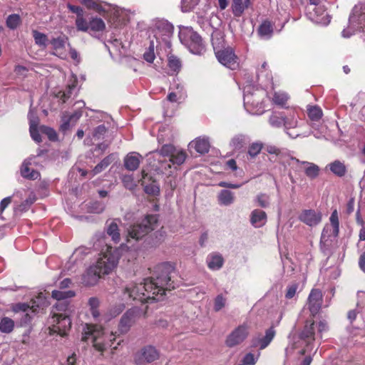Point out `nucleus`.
Here are the masks:
<instances>
[{"label": "nucleus", "instance_id": "obj_1", "mask_svg": "<svg viewBox=\"0 0 365 365\" xmlns=\"http://www.w3.org/2000/svg\"><path fill=\"white\" fill-rule=\"evenodd\" d=\"M175 274V267L170 262H163L155 267L156 279L148 278L143 283L137 284L130 283L127 285L123 292L122 300L126 303L129 301H139L142 303H149L159 301L163 298L165 290L175 288L172 280Z\"/></svg>", "mask_w": 365, "mask_h": 365}, {"label": "nucleus", "instance_id": "obj_2", "mask_svg": "<svg viewBox=\"0 0 365 365\" xmlns=\"http://www.w3.org/2000/svg\"><path fill=\"white\" fill-rule=\"evenodd\" d=\"M328 330L325 320H321L317 325L314 322L307 321L302 332L297 335L292 331L288 336V345L285 349L287 357L291 356L295 351L303 355L314 348L316 341L322 339V334Z\"/></svg>", "mask_w": 365, "mask_h": 365}, {"label": "nucleus", "instance_id": "obj_3", "mask_svg": "<svg viewBox=\"0 0 365 365\" xmlns=\"http://www.w3.org/2000/svg\"><path fill=\"white\" fill-rule=\"evenodd\" d=\"M173 27L167 21H160L156 24L155 29L153 30V39L150 41V46L143 54V58L145 61L151 63L155 58L154 52L155 48L157 50H167L171 47L170 38L173 34Z\"/></svg>", "mask_w": 365, "mask_h": 365}, {"label": "nucleus", "instance_id": "obj_4", "mask_svg": "<svg viewBox=\"0 0 365 365\" xmlns=\"http://www.w3.org/2000/svg\"><path fill=\"white\" fill-rule=\"evenodd\" d=\"M158 226V217L156 215H148L140 222L130 225L127 229L126 247L131 248L134 243L142 240Z\"/></svg>", "mask_w": 365, "mask_h": 365}, {"label": "nucleus", "instance_id": "obj_5", "mask_svg": "<svg viewBox=\"0 0 365 365\" xmlns=\"http://www.w3.org/2000/svg\"><path fill=\"white\" fill-rule=\"evenodd\" d=\"M68 301L57 302L54 306L52 317L48 319L50 334L57 333L61 336L66 334L71 326L68 312Z\"/></svg>", "mask_w": 365, "mask_h": 365}, {"label": "nucleus", "instance_id": "obj_6", "mask_svg": "<svg viewBox=\"0 0 365 365\" xmlns=\"http://www.w3.org/2000/svg\"><path fill=\"white\" fill-rule=\"evenodd\" d=\"M243 101L245 110L252 115H262L264 113L263 98L265 91L262 89L255 88V86L247 83L243 88Z\"/></svg>", "mask_w": 365, "mask_h": 365}, {"label": "nucleus", "instance_id": "obj_7", "mask_svg": "<svg viewBox=\"0 0 365 365\" xmlns=\"http://www.w3.org/2000/svg\"><path fill=\"white\" fill-rule=\"evenodd\" d=\"M120 257V249L106 246L103 250L96 262L92 265L103 276L109 274L118 265Z\"/></svg>", "mask_w": 365, "mask_h": 365}, {"label": "nucleus", "instance_id": "obj_8", "mask_svg": "<svg viewBox=\"0 0 365 365\" xmlns=\"http://www.w3.org/2000/svg\"><path fill=\"white\" fill-rule=\"evenodd\" d=\"M304 122L300 117L299 110L294 108L287 113H284V130L286 134L291 138L295 139L298 137H307L306 133H300L297 130L302 128Z\"/></svg>", "mask_w": 365, "mask_h": 365}, {"label": "nucleus", "instance_id": "obj_9", "mask_svg": "<svg viewBox=\"0 0 365 365\" xmlns=\"http://www.w3.org/2000/svg\"><path fill=\"white\" fill-rule=\"evenodd\" d=\"M113 339H109V342H106L104 339V331L101 327L98 325L86 324L83 327L82 340L84 341H91L93 346L98 351H103L108 346H112Z\"/></svg>", "mask_w": 365, "mask_h": 365}, {"label": "nucleus", "instance_id": "obj_10", "mask_svg": "<svg viewBox=\"0 0 365 365\" xmlns=\"http://www.w3.org/2000/svg\"><path fill=\"white\" fill-rule=\"evenodd\" d=\"M179 38L192 53L200 55L205 51L201 37L191 27H180Z\"/></svg>", "mask_w": 365, "mask_h": 365}, {"label": "nucleus", "instance_id": "obj_11", "mask_svg": "<svg viewBox=\"0 0 365 365\" xmlns=\"http://www.w3.org/2000/svg\"><path fill=\"white\" fill-rule=\"evenodd\" d=\"M330 225H327L323 229L320 245L322 251L327 254L334 240L336 238L339 232V216L336 210H334L329 217Z\"/></svg>", "mask_w": 365, "mask_h": 365}, {"label": "nucleus", "instance_id": "obj_12", "mask_svg": "<svg viewBox=\"0 0 365 365\" xmlns=\"http://www.w3.org/2000/svg\"><path fill=\"white\" fill-rule=\"evenodd\" d=\"M349 21L351 31L349 29H344L341 32L343 37L349 38L356 30L362 29L365 31V4L356 5L354 7Z\"/></svg>", "mask_w": 365, "mask_h": 365}, {"label": "nucleus", "instance_id": "obj_13", "mask_svg": "<svg viewBox=\"0 0 365 365\" xmlns=\"http://www.w3.org/2000/svg\"><path fill=\"white\" fill-rule=\"evenodd\" d=\"M115 28L125 24L129 21V12L125 9L110 4L108 11L103 16Z\"/></svg>", "mask_w": 365, "mask_h": 365}, {"label": "nucleus", "instance_id": "obj_14", "mask_svg": "<svg viewBox=\"0 0 365 365\" xmlns=\"http://www.w3.org/2000/svg\"><path fill=\"white\" fill-rule=\"evenodd\" d=\"M250 334V326L247 323L237 327L227 336L225 344L228 347H234L242 343Z\"/></svg>", "mask_w": 365, "mask_h": 365}, {"label": "nucleus", "instance_id": "obj_15", "mask_svg": "<svg viewBox=\"0 0 365 365\" xmlns=\"http://www.w3.org/2000/svg\"><path fill=\"white\" fill-rule=\"evenodd\" d=\"M213 47L216 58L221 64L231 70H235L237 68V56L232 48H227L218 50L214 44Z\"/></svg>", "mask_w": 365, "mask_h": 365}, {"label": "nucleus", "instance_id": "obj_16", "mask_svg": "<svg viewBox=\"0 0 365 365\" xmlns=\"http://www.w3.org/2000/svg\"><path fill=\"white\" fill-rule=\"evenodd\" d=\"M159 357V352L155 346L148 345L142 348L134 355V361L138 365L151 363Z\"/></svg>", "mask_w": 365, "mask_h": 365}, {"label": "nucleus", "instance_id": "obj_17", "mask_svg": "<svg viewBox=\"0 0 365 365\" xmlns=\"http://www.w3.org/2000/svg\"><path fill=\"white\" fill-rule=\"evenodd\" d=\"M138 308H132L128 310L122 317L118 327V330L121 334L127 333L130 327L137 319L139 314Z\"/></svg>", "mask_w": 365, "mask_h": 365}, {"label": "nucleus", "instance_id": "obj_18", "mask_svg": "<svg viewBox=\"0 0 365 365\" xmlns=\"http://www.w3.org/2000/svg\"><path fill=\"white\" fill-rule=\"evenodd\" d=\"M306 15L309 20L317 24L327 26L330 22V17L322 6L314 10H307Z\"/></svg>", "mask_w": 365, "mask_h": 365}, {"label": "nucleus", "instance_id": "obj_19", "mask_svg": "<svg viewBox=\"0 0 365 365\" xmlns=\"http://www.w3.org/2000/svg\"><path fill=\"white\" fill-rule=\"evenodd\" d=\"M323 295L321 290L312 289L307 299L308 308L312 315H316L322 307Z\"/></svg>", "mask_w": 365, "mask_h": 365}, {"label": "nucleus", "instance_id": "obj_20", "mask_svg": "<svg viewBox=\"0 0 365 365\" xmlns=\"http://www.w3.org/2000/svg\"><path fill=\"white\" fill-rule=\"evenodd\" d=\"M276 331L273 327L266 330L264 336L258 335L253 337L252 345L255 348L264 349L271 343L275 336Z\"/></svg>", "mask_w": 365, "mask_h": 365}, {"label": "nucleus", "instance_id": "obj_21", "mask_svg": "<svg viewBox=\"0 0 365 365\" xmlns=\"http://www.w3.org/2000/svg\"><path fill=\"white\" fill-rule=\"evenodd\" d=\"M299 220L309 227H314L321 222L322 214L314 210H304L299 215Z\"/></svg>", "mask_w": 365, "mask_h": 365}, {"label": "nucleus", "instance_id": "obj_22", "mask_svg": "<svg viewBox=\"0 0 365 365\" xmlns=\"http://www.w3.org/2000/svg\"><path fill=\"white\" fill-rule=\"evenodd\" d=\"M175 148L172 144H165L162 146V148L159 150H155L153 152L149 153L147 155L148 160L150 162V164H153L151 161V160H158V163L162 165V163H164L160 160V158L162 157H167L169 156L170 158L173 154V153L175 150Z\"/></svg>", "mask_w": 365, "mask_h": 365}, {"label": "nucleus", "instance_id": "obj_23", "mask_svg": "<svg viewBox=\"0 0 365 365\" xmlns=\"http://www.w3.org/2000/svg\"><path fill=\"white\" fill-rule=\"evenodd\" d=\"M187 158L186 153L182 150H175L173 154L171 155L168 162H165V163H162V165L158 166L155 163H153V166H155L159 169L167 170L168 168H171V163L173 165H182Z\"/></svg>", "mask_w": 365, "mask_h": 365}, {"label": "nucleus", "instance_id": "obj_24", "mask_svg": "<svg viewBox=\"0 0 365 365\" xmlns=\"http://www.w3.org/2000/svg\"><path fill=\"white\" fill-rule=\"evenodd\" d=\"M81 2L88 9L93 10L103 16L110 8V4L101 0H81Z\"/></svg>", "mask_w": 365, "mask_h": 365}, {"label": "nucleus", "instance_id": "obj_25", "mask_svg": "<svg viewBox=\"0 0 365 365\" xmlns=\"http://www.w3.org/2000/svg\"><path fill=\"white\" fill-rule=\"evenodd\" d=\"M36 157L34 156L24 161L21 168V173L24 178L35 180L39 177L38 172L33 169L31 170L29 168L30 165H31L32 164H35L36 163Z\"/></svg>", "mask_w": 365, "mask_h": 365}, {"label": "nucleus", "instance_id": "obj_26", "mask_svg": "<svg viewBox=\"0 0 365 365\" xmlns=\"http://www.w3.org/2000/svg\"><path fill=\"white\" fill-rule=\"evenodd\" d=\"M103 275L96 267L91 265L82 277V282L86 286H93Z\"/></svg>", "mask_w": 365, "mask_h": 365}, {"label": "nucleus", "instance_id": "obj_27", "mask_svg": "<svg viewBox=\"0 0 365 365\" xmlns=\"http://www.w3.org/2000/svg\"><path fill=\"white\" fill-rule=\"evenodd\" d=\"M267 219L266 212L259 209L253 210L250 215V223L255 228L263 227L267 222Z\"/></svg>", "mask_w": 365, "mask_h": 365}, {"label": "nucleus", "instance_id": "obj_28", "mask_svg": "<svg viewBox=\"0 0 365 365\" xmlns=\"http://www.w3.org/2000/svg\"><path fill=\"white\" fill-rule=\"evenodd\" d=\"M292 160L299 164L303 168L305 175L310 179L316 178L319 174V168L318 165L313 163L307 161H300L297 159L293 158Z\"/></svg>", "mask_w": 365, "mask_h": 365}, {"label": "nucleus", "instance_id": "obj_29", "mask_svg": "<svg viewBox=\"0 0 365 365\" xmlns=\"http://www.w3.org/2000/svg\"><path fill=\"white\" fill-rule=\"evenodd\" d=\"M141 159L142 156L139 153L136 152L129 153L124 158V166L130 171L136 170L139 167Z\"/></svg>", "mask_w": 365, "mask_h": 365}, {"label": "nucleus", "instance_id": "obj_30", "mask_svg": "<svg viewBox=\"0 0 365 365\" xmlns=\"http://www.w3.org/2000/svg\"><path fill=\"white\" fill-rule=\"evenodd\" d=\"M44 302L39 296L37 297L36 300H34L32 302L31 306L29 305L26 303H18L13 306V311L14 312H26L29 309H31L32 312H36L37 311V308H40Z\"/></svg>", "mask_w": 365, "mask_h": 365}, {"label": "nucleus", "instance_id": "obj_31", "mask_svg": "<svg viewBox=\"0 0 365 365\" xmlns=\"http://www.w3.org/2000/svg\"><path fill=\"white\" fill-rule=\"evenodd\" d=\"M206 262L210 269L216 271L222 267L224 259L221 254L212 252L207 255Z\"/></svg>", "mask_w": 365, "mask_h": 365}, {"label": "nucleus", "instance_id": "obj_32", "mask_svg": "<svg viewBox=\"0 0 365 365\" xmlns=\"http://www.w3.org/2000/svg\"><path fill=\"white\" fill-rule=\"evenodd\" d=\"M251 0H232V12L235 17H240L252 5Z\"/></svg>", "mask_w": 365, "mask_h": 365}, {"label": "nucleus", "instance_id": "obj_33", "mask_svg": "<svg viewBox=\"0 0 365 365\" xmlns=\"http://www.w3.org/2000/svg\"><path fill=\"white\" fill-rule=\"evenodd\" d=\"M190 145L200 154L207 153L210 149V141L205 136L199 137L192 140Z\"/></svg>", "mask_w": 365, "mask_h": 365}, {"label": "nucleus", "instance_id": "obj_34", "mask_svg": "<svg viewBox=\"0 0 365 365\" xmlns=\"http://www.w3.org/2000/svg\"><path fill=\"white\" fill-rule=\"evenodd\" d=\"M218 204L221 206H230L235 201V193L229 190H220L217 196Z\"/></svg>", "mask_w": 365, "mask_h": 365}, {"label": "nucleus", "instance_id": "obj_35", "mask_svg": "<svg viewBox=\"0 0 365 365\" xmlns=\"http://www.w3.org/2000/svg\"><path fill=\"white\" fill-rule=\"evenodd\" d=\"M257 33L262 39H269L273 34V26L269 21H264L259 26Z\"/></svg>", "mask_w": 365, "mask_h": 365}, {"label": "nucleus", "instance_id": "obj_36", "mask_svg": "<svg viewBox=\"0 0 365 365\" xmlns=\"http://www.w3.org/2000/svg\"><path fill=\"white\" fill-rule=\"evenodd\" d=\"M289 99V96L287 93L282 91H278L274 92L272 101L274 105L283 108H286V105Z\"/></svg>", "mask_w": 365, "mask_h": 365}, {"label": "nucleus", "instance_id": "obj_37", "mask_svg": "<svg viewBox=\"0 0 365 365\" xmlns=\"http://www.w3.org/2000/svg\"><path fill=\"white\" fill-rule=\"evenodd\" d=\"M67 40L68 38L65 36H58L51 39L50 43L51 44L52 48L55 50V52L53 53L55 55L62 58H64V56H62V53L59 51L65 47Z\"/></svg>", "mask_w": 365, "mask_h": 365}, {"label": "nucleus", "instance_id": "obj_38", "mask_svg": "<svg viewBox=\"0 0 365 365\" xmlns=\"http://www.w3.org/2000/svg\"><path fill=\"white\" fill-rule=\"evenodd\" d=\"M142 174L143 177L141 179V184L144 187L145 192L151 195H157L160 191L158 183L155 181H152L150 183H148L147 175L145 174L144 171Z\"/></svg>", "mask_w": 365, "mask_h": 365}, {"label": "nucleus", "instance_id": "obj_39", "mask_svg": "<svg viewBox=\"0 0 365 365\" xmlns=\"http://www.w3.org/2000/svg\"><path fill=\"white\" fill-rule=\"evenodd\" d=\"M284 112H272L268 120L269 125L277 128L284 127Z\"/></svg>", "mask_w": 365, "mask_h": 365}, {"label": "nucleus", "instance_id": "obj_40", "mask_svg": "<svg viewBox=\"0 0 365 365\" xmlns=\"http://www.w3.org/2000/svg\"><path fill=\"white\" fill-rule=\"evenodd\" d=\"M330 170L339 177L344 176L346 173V168L344 163L340 160H334L328 165Z\"/></svg>", "mask_w": 365, "mask_h": 365}, {"label": "nucleus", "instance_id": "obj_41", "mask_svg": "<svg viewBox=\"0 0 365 365\" xmlns=\"http://www.w3.org/2000/svg\"><path fill=\"white\" fill-rule=\"evenodd\" d=\"M247 141V137L242 134L235 135L230 142V146L235 150L242 149Z\"/></svg>", "mask_w": 365, "mask_h": 365}, {"label": "nucleus", "instance_id": "obj_42", "mask_svg": "<svg viewBox=\"0 0 365 365\" xmlns=\"http://www.w3.org/2000/svg\"><path fill=\"white\" fill-rule=\"evenodd\" d=\"M106 29L103 20L97 16H93L89 19V30L95 32H102Z\"/></svg>", "mask_w": 365, "mask_h": 365}, {"label": "nucleus", "instance_id": "obj_43", "mask_svg": "<svg viewBox=\"0 0 365 365\" xmlns=\"http://www.w3.org/2000/svg\"><path fill=\"white\" fill-rule=\"evenodd\" d=\"M15 322L8 317H2L0 320V331L4 334H10L14 329Z\"/></svg>", "mask_w": 365, "mask_h": 365}, {"label": "nucleus", "instance_id": "obj_44", "mask_svg": "<svg viewBox=\"0 0 365 365\" xmlns=\"http://www.w3.org/2000/svg\"><path fill=\"white\" fill-rule=\"evenodd\" d=\"M301 289H299V282H291L289 283L286 288L285 292V298L287 299H292L294 298H297V294L299 293Z\"/></svg>", "mask_w": 365, "mask_h": 365}, {"label": "nucleus", "instance_id": "obj_45", "mask_svg": "<svg viewBox=\"0 0 365 365\" xmlns=\"http://www.w3.org/2000/svg\"><path fill=\"white\" fill-rule=\"evenodd\" d=\"M107 234L111 237L112 240L118 243L120 241V235L117 223V220H113L107 227Z\"/></svg>", "mask_w": 365, "mask_h": 365}, {"label": "nucleus", "instance_id": "obj_46", "mask_svg": "<svg viewBox=\"0 0 365 365\" xmlns=\"http://www.w3.org/2000/svg\"><path fill=\"white\" fill-rule=\"evenodd\" d=\"M76 78H75L72 83L68 85V87L66 91H59L56 94V97L60 98L62 101V103H65L71 96L73 91L76 88Z\"/></svg>", "mask_w": 365, "mask_h": 365}, {"label": "nucleus", "instance_id": "obj_47", "mask_svg": "<svg viewBox=\"0 0 365 365\" xmlns=\"http://www.w3.org/2000/svg\"><path fill=\"white\" fill-rule=\"evenodd\" d=\"M75 296V292L71 290H53L52 297L57 302L65 301Z\"/></svg>", "mask_w": 365, "mask_h": 365}, {"label": "nucleus", "instance_id": "obj_48", "mask_svg": "<svg viewBox=\"0 0 365 365\" xmlns=\"http://www.w3.org/2000/svg\"><path fill=\"white\" fill-rule=\"evenodd\" d=\"M168 67L173 72V73L177 74L180 72L182 64L180 60L173 55L168 54Z\"/></svg>", "mask_w": 365, "mask_h": 365}, {"label": "nucleus", "instance_id": "obj_49", "mask_svg": "<svg viewBox=\"0 0 365 365\" xmlns=\"http://www.w3.org/2000/svg\"><path fill=\"white\" fill-rule=\"evenodd\" d=\"M114 159H115V157H114V155H113V154L106 157L91 171L93 173V175H95L98 174L99 173L102 172L104 169H106L112 163L113 160H114Z\"/></svg>", "mask_w": 365, "mask_h": 365}, {"label": "nucleus", "instance_id": "obj_50", "mask_svg": "<svg viewBox=\"0 0 365 365\" xmlns=\"http://www.w3.org/2000/svg\"><path fill=\"white\" fill-rule=\"evenodd\" d=\"M32 34L36 45L43 48H46L48 43V39L46 34L36 30H33Z\"/></svg>", "mask_w": 365, "mask_h": 365}, {"label": "nucleus", "instance_id": "obj_51", "mask_svg": "<svg viewBox=\"0 0 365 365\" xmlns=\"http://www.w3.org/2000/svg\"><path fill=\"white\" fill-rule=\"evenodd\" d=\"M36 198L34 194L31 193L29 196L16 208V212H23L29 210L30 206L36 201Z\"/></svg>", "mask_w": 365, "mask_h": 365}, {"label": "nucleus", "instance_id": "obj_52", "mask_svg": "<svg viewBox=\"0 0 365 365\" xmlns=\"http://www.w3.org/2000/svg\"><path fill=\"white\" fill-rule=\"evenodd\" d=\"M308 116L312 121H318L322 116V110L319 106H308Z\"/></svg>", "mask_w": 365, "mask_h": 365}, {"label": "nucleus", "instance_id": "obj_53", "mask_svg": "<svg viewBox=\"0 0 365 365\" xmlns=\"http://www.w3.org/2000/svg\"><path fill=\"white\" fill-rule=\"evenodd\" d=\"M178 92H170L168 96L167 100L171 103L178 102L179 99L183 97V86L178 84L176 87Z\"/></svg>", "mask_w": 365, "mask_h": 365}, {"label": "nucleus", "instance_id": "obj_54", "mask_svg": "<svg viewBox=\"0 0 365 365\" xmlns=\"http://www.w3.org/2000/svg\"><path fill=\"white\" fill-rule=\"evenodd\" d=\"M88 306L90 307V310L92 314V316L94 319H97L99 315V311L98 309L100 302L97 297H91L88 299Z\"/></svg>", "mask_w": 365, "mask_h": 365}, {"label": "nucleus", "instance_id": "obj_55", "mask_svg": "<svg viewBox=\"0 0 365 365\" xmlns=\"http://www.w3.org/2000/svg\"><path fill=\"white\" fill-rule=\"evenodd\" d=\"M255 202L258 206L266 208L270 204L269 196L264 193L258 194L255 198Z\"/></svg>", "mask_w": 365, "mask_h": 365}, {"label": "nucleus", "instance_id": "obj_56", "mask_svg": "<svg viewBox=\"0 0 365 365\" xmlns=\"http://www.w3.org/2000/svg\"><path fill=\"white\" fill-rule=\"evenodd\" d=\"M75 24L78 31L83 32L89 31V21H87L83 16L76 17Z\"/></svg>", "mask_w": 365, "mask_h": 365}, {"label": "nucleus", "instance_id": "obj_57", "mask_svg": "<svg viewBox=\"0 0 365 365\" xmlns=\"http://www.w3.org/2000/svg\"><path fill=\"white\" fill-rule=\"evenodd\" d=\"M200 0H181L180 6L182 12L192 11L199 3Z\"/></svg>", "mask_w": 365, "mask_h": 365}, {"label": "nucleus", "instance_id": "obj_58", "mask_svg": "<svg viewBox=\"0 0 365 365\" xmlns=\"http://www.w3.org/2000/svg\"><path fill=\"white\" fill-rule=\"evenodd\" d=\"M263 144L260 142H255L250 144L247 153L251 158L256 157L262 150Z\"/></svg>", "mask_w": 365, "mask_h": 365}, {"label": "nucleus", "instance_id": "obj_59", "mask_svg": "<svg viewBox=\"0 0 365 365\" xmlns=\"http://www.w3.org/2000/svg\"><path fill=\"white\" fill-rule=\"evenodd\" d=\"M20 23V17L17 14H11L7 17L6 25L11 29H15Z\"/></svg>", "mask_w": 365, "mask_h": 365}, {"label": "nucleus", "instance_id": "obj_60", "mask_svg": "<svg viewBox=\"0 0 365 365\" xmlns=\"http://www.w3.org/2000/svg\"><path fill=\"white\" fill-rule=\"evenodd\" d=\"M88 210L91 212L101 213L105 210V205L101 202L95 201L90 203Z\"/></svg>", "mask_w": 365, "mask_h": 365}, {"label": "nucleus", "instance_id": "obj_61", "mask_svg": "<svg viewBox=\"0 0 365 365\" xmlns=\"http://www.w3.org/2000/svg\"><path fill=\"white\" fill-rule=\"evenodd\" d=\"M40 130L41 133L46 134L49 140L54 141L57 139V134L53 128L42 125L40 127Z\"/></svg>", "mask_w": 365, "mask_h": 365}, {"label": "nucleus", "instance_id": "obj_62", "mask_svg": "<svg viewBox=\"0 0 365 365\" xmlns=\"http://www.w3.org/2000/svg\"><path fill=\"white\" fill-rule=\"evenodd\" d=\"M107 128L104 125H100L96 127L93 131V137L96 140L103 139L106 133Z\"/></svg>", "mask_w": 365, "mask_h": 365}, {"label": "nucleus", "instance_id": "obj_63", "mask_svg": "<svg viewBox=\"0 0 365 365\" xmlns=\"http://www.w3.org/2000/svg\"><path fill=\"white\" fill-rule=\"evenodd\" d=\"M73 125H72L71 120L68 118V113H63L61 118V124L60 125L61 130L66 132Z\"/></svg>", "mask_w": 365, "mask_h": 365}, {"label": "nucleus", "instance_id": "obj_64", "mask_svg": "<svg viewBox=\"0 0 365 365\" xmlns=\"http://www.w3.org/2000/svg\"><path fill=\"white\" fill-rule=\"evenodd\" d=\"M226 303V299L222 295H217L215 299L214 309L216 312L222 309Z\"/></svg>", "mask_w": 365, "mask_h": 365}]
</instances>
